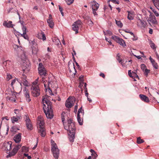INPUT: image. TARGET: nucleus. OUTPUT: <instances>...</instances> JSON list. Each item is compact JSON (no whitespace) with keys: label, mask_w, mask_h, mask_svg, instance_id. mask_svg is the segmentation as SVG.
Here are the masks:
<instances>
[{"label":"nucleus","mask_w":159,"mask_h":159,"mask_svg":"<svg viewBox=\"0 0 159 159\" xmlns=\"http://www.w3.org/2000/svg\"><path fill=\"white\" fill-rule=\"evenodd\" d=\"M48 96L45 95L42 99L43 109L47 117L48 118L51 119L53 116V111L52 108V103L48 100Z\"/></svg>","instance_id":"nucleus-1"},{"label":"nucleus","mask_w":159,"mask_h":159,"mask_svg":"<svg viewBox=\"0 0 159 159\" xmlns=\"http://www.w3.org/2000/svg\"><path fill=\"white\" fill-rule=\"evenodd\" d=\"M11 142H6L3 143L2 144V149L6 151L7 153L9 152V153L7 155V157H11L14 156L17 153L19 149L21 147L20 144L18 145L15 147L12 151L10 152L11 148Z\"/></svg>","instance_id":"nucleus-2"},{"label":"nucleus","mask_w":159,"mask_h":159,"mask_svg":"<svg viewBox=\"0 0 159 159\" xmlns=\"http://www.w3.org/2000/svg\"><path fill=\"white\" fill-rule=\"evenodd\" d=\"M47 75V70L40 63V78L42 77V84H43L44 88L46 92L48 91L51 95H54L56 94V92L54 93L48 86V82L46 80H44V78L43 76H45Z\"/></svg>","instance_id":"nucleus-3"},{"label":"nucleus","mask_w":159,"mask_h":159,"mask_svg":"<svg viewBox=\"0 0 159 159\" xmlns=\"http://www.w3.org/2000/svg\"><path fill=\"white\" fill-rule=\"evenodd\" d=\"M39 80L38 77L32 83L31 89L32 90V94L34 97H37L40 95V89L39 86V84H38Z\"/></svg>","instance_id":"nucleus-4"},{"label":"nucleus","mask_w":159,"mask_h":159,"mask_svg":"<svg viewBox=\"0 0 159 159\" xmlns=\"http://www.w3.org/2000/svg\"><path fill=\"white\" fill-rule=\"evenodd\" d=\"M64 127L65 129L67 130L69 132H74L75 129V123L73 120L70 119L68 120L67 123L64 124Z\"/></svg>","instance_id":"nucleus-5"},{"label":"nucleus","mask_w":159,"mask_h":159,"mask_svg":"<svg viewBox=\"0 0 159 159\" xmlns=\"http://www.w3.org/2000/svg\"><path fill=\"white\" fill-rule=\"evenodd\" d=\"M90 4L91 6V7L92 9L94 15L95 16L97 15V14L96 12V11L98 9L99 5L94 0L91 2L90 3Z\"/></svg>","instance_id":"nucleus-6"},{"label":"nucleus","mask_w":159,"mask_h":159,"mask_svg":"<svg viewBox=\"0 0 159 159\" xmlns=\"http://www.w3.org/2000/svg\"><path fill=\"white\" fill-rule=\"evenodd\" d=\"M82 23L80 20H78L75 22L72 25V30L75 31V34L78 33L79 28H81L82 26Z\"/></svg>","instance_id":"nucleus-7"},{"label":"nucleus","mask_w":159,"mask_h":159,"mask_svg":"<svg viewBox=\"0 0 159 159\" xmlns=\"http://www.w3.org/2000/svg\"><path fill=\"white\" fill-rule=\"evenodd\" d=\"M111 38L116 42L118 43L120 45L123 47L126 46V44L125 41L121 38L116 35L112 36Z\"/></svg>","instance_id":"nucleus-8"},{"label":"nucleus","mask_w":159,"mask_h":159,"mask_svg":"<svg viewBox=\"0 0 159 159\" xmlns=\"http://www.w3.org/2000/svg\"><path fill=\"white\" fill-rule=\"evenodd\" d=\"M40 135L42 137H44L46 133L45 129L44 128V122L43 118L40 117Z\"/></svg>","instance_id":"nucleus-9"},{"label":"nucleus","mask_w":159,"mask_h":159,"mask_svg":"<svg viewBox=\"0 0 159 159\" xmlns=\"http://www.w3.org/2000/svg\"><path fill=\"white\" fill-rule=\"evenodd\" d=\"M75 99L74 98L69 97L67 99L66 103V107L68 108H70L73 107L75 102Z\"/></svg>","instance_id":"nucleus-10"},{"label":"nucleus","mask_w":159,"mask_h":159,"mask_svg":"<svg viewBox=\"0 0 159 159\" xmlns=\"http://www.w3.org/2000/svg\"><path fill=\"white\" fill-rule=\"evenodd\" d=\"M150 13L149 15V17L148 20V21L149 23V24L151 23L152 25H157V22L156 19V17L153 15L151 12L148 11Z\"/></svg>","instance_id":"nucleus-11"},{"label":"nucleus","mask_w":159,"mask_h":159,"mask_svg":"<svg viewBox=\"0 0 159 159\" xmlns=\"http://www.w3.org/2000/svg\"><path fill=\"white\" fill-rule=\"evenodd\" d=\"M52 151L53 153L54 157L55 159H58L59 154V150L56 147L55 148H52Z\"/></svg>","instance_id":"nucleus-12"},{"label":"nucleus","mask_w":159,"mask_h":159,"mask_svg":"<svg viewBox=\"0 0 159 159\" xmlns=\"http://www.w3.org/2000/svg\"><path fill=\"white\" fill-rule=\"evenodd\" d=\"M47 22L48 26L51 28H53L54 24L52 16L50 14L49 15L48 18L47 19Z\"/></svg>","instance_id":"nucleus-13"},{"label":"nucleus","mask_w":159,"mask_h":159,"mask_svg":"<svg viewBox=\"0 0 159 159\" xmlns=\"http://www.w3.org/2000/svg\"><path fill=\"white\" fill-rule=\"evenodd\" d=\"M137 25L138 26L142 29L145 28L146 23L140 19H139L137 21Z\"/></svg>","instance_id":"nucleus-14"},{"label":"nucleus","mask_w":159,"mask_h":159,"mask_svg":"<svg viewBox=\"0 0 159 159\" xmlns=\"http://www.w3.org/2000/svg\"><path fill=\"white\" fill-rule=\"evenodd\" d=\"M12 22L11 21H4L3 23V25L5 27L8 28H13L14 25L12 24Z\"/></svg>","instance_id":"nucleus-15"},{"label":"nucleus","mask_w":159,"mask_h":159,"mask_svg":"<svg viewBox=\"0 0 159 159\" xmlns=\"http://www.w3.org/2000/svg\"><path fill=\"white\" fill-rule=\"evenodd\" d=\"M27 91L28 90H27L26 88L25 87L23 90V93L25 95L26 101L28 102H29L31 101V99L30 98L29 93Z\"/></svg>","instance_id":"nucleus-16"},{"label":"nucleus","mask_w":159,"mask_h":159,"mask_svg":"<svg viewBox=\"0 0 159 159\" xmlns=\"http://www.w3.org/2000/svg\"><path fill=\"white\" fill-rule=\"evenodd\" d=\"M21 134L19 133L16 135L14 138V140L16 143H19L21 141Z\"/></svg>","instance_id":"nucleus-17"},{"label":"nucleus","mask_w":159,"mask_h":159,"mask_svg":"<svg viewBox=\"0 0 159 159\" xmlns=\"http://www.w3.org/2000/svg\"><path fill=\"white\" fill-rule=\"evenodd\" d=\"M139 97L144 102H149V98L144 95L140 94L139 95Z\"/></svg>","instance_id":"nucleus-18"},{"label":"nucleus","mask_w":159,"mask_h":159,"mask_svg":"<svg viewBox=\"0 0 159 159\" xmlns=\"http://www.w3.org/2000/svg\"><path fill=\"white\" fill-rule=\"evenodd\" d=\"M131 71V70H129L128 72V75L130 77L132 78L133 79H134V78H139L138 75L135 72H132V73Z\"/></svg>","instance_id":"nucleus-19"},{"label":"nucleus","mask_w":159,"mask_h":159,"mask_svg":"<svg viewBox=\"0 0 159 159\" xmlns=\"http://www.w3.org/2000/svg\"><path fill=\"white\" fill-rule=\"evenodd\" d=\"M127 12L128 13V19L129 20H133L134 16V12L129 11H127Z\"/></svg>","instance_id":"nucleus-20"},{"label":"nucleus","mask_w":159,"mask_h":159,"mask_svg":"<svg viewBox=\"0 0 159 159\" xmlns=\"http://www.w3.org/2000/svg\"><path fill=\"white\" fill-rule=\"evenodd\" d=\"M68 135L69 136V138L70 141L73 142L75 139V132L73 133L69 132Z\"/></svg>","instance_id":"nucleus-21"},{"label":"nucleus","mask_w":159,"mask_h":159,"mask_svg":"<svg viewBox=\"0 0 159 159\" xmlns=\"http://www.w3.org/2000/svg\"><path fill=\"white\" fill-rule=\"evenodd\" d=\"M24 119L26 122V126L28 125L32 124L28 115H25Z\"/></svg>","instance_id":"nucleus-22"},{"label":"nucleus","mask_w":159,"mask_h":159,"mask_svg":"<svg viewBox=\"0 0 159 159\" xmlns=\"http://www.w3.org/2000/svg\"><path fill=\"white\" fill-rule=\"evenodd\" d=\"M154 6L159 10V0H152Z\"/></svg>","instance_id":"nucleus-23"},{"label":"nucleus","mask_w":159,"mask_h":159,"mask_svg":"<svg viewBox=\"0 0 159 159\" xmlns=\"http://www.w3.org/2000/svg\"><path fill=\"white\" fill-rule=\"evenodd\" d=\"M20 57L21 59L24 61L23 62L25 63V61H26L27 60V57L25 52H23V53L20 56Z\"/></svg>","instance_id":"nucleus-24"},{"label":"nucleus","mask_w":159,"mask_h":159,"mask_svg":"<svg viewBox=\"0 0 159 159\" xmlns=\"http://www.w3.org/2000/svg\"><path fill=\"white\" fill-rule=\"evenodd\" d=\"M20 119V117L17 116H14L11 118L12 122L14 123L15 122H17Z\"/></svg>","instance_id":"nucleus-25"},{"label":"nucleus","mask_w":159,"mask_h":159,"mask_svg":"<svg viewBox=\"0 0 159 159\" xmlns=\"http://www.w3.org/2000/svg\"><path fill=\"white\" fill-rule=\"evenodd\" d=\"M119 54H118L116 56V58L117 61H119V63H120L121 64L122 66H124V65L123 64L122 62V59L120 57V56L119 55Z\"/></svg>","instance_id":"nucleus-26"},{"label":"nucleus","mask_w":159,"mask_h":159,"mask_svg":"<svg viewBox=\"0 0 159 159\" xmlns=\"http://www.w3.org/2000/svg\"><path fill=\"white\" fill-rule=\"evenodd\" d=\"M40 35H41V37L40 38V39H42L43 41L46 40V37L45 34L42 31L40 32Z\"/></svg>","instance_id":"nucleus-27"},{"label":"nucleus","mask_w":159,"mask_h":159,"mask_svg":"<svg viewBox=\"0 0 159 159\" xmlns=\"http://www.w3.org/2000/svg\"><path fill=\"white\" fill-rule=\"evenodd\" d=\"M80 115H79V114L77 115V120L79 122V124L80 125H83V120H81L80 118Z\"/></svg>","instance_id":"nucleus-28"},{"label":"nucleus","mask_w":159,"mask_h":159,"mask_svg":"<svg viewBox=\"0 0 159 159\" xmlns=\"http://www.w3.org/2000/svg\"><path fill=\"white\" fill-rule=\"evenodd\" d=\"M23 82V84L26 86L29 85V83L28 81L26 80V79H24L21 80Z\"/></svg>","instance_id":"nucleus-29"},{"label":"nucleus","mask_w":159,"mask_h":159,"mask_svg":"<svg viewBox=\"0 0 159 159\" xmlns=\"http://www.w3.org/2000/svg\"><path fill=\"white\" fill-rule=\"evenodd\" d=\"M116 23L117 25L119 27L121 28L123 26V24L121 23V22L120 20H115Z\"/></svg>","instance_id":"nucleus-30"},{"label":"nucleus","mask_w":159,"mask_h":159,"mask_svg":"<svg viewBox=\"0 0 159 159\" xmlns=\"http://www.w3.org/2000/svg\"><path fill=\"white\" fill-rule=\"evenodd\" d=\"M144 140L141 139L140 137H139L137 139V142L138 144H140L144 142Z\"/></svg>","instance_id":"nucleus-31"},{"label":"nucleus","mask_w":159,"mask_h":159,"mask_svg":"<svg viewBox=\"0 0 159 159\" xmlns=\"http://www.w3.org/2000/svg\"><path fill=\"white\" fill-rule=\"evenodd\" d=\"M81 113L82 116L83 115L84 113V110L82 109V107H81L80 108L78 111L77 115L79 114L80 115V114Z\"/></svg>","instance_id":"nucleus-32"},{"label":"nucleus","mask_w":159,"mask_h":159,"mask_svg":"<svg viewBox=\"0 0 159 159\" xmlns=\"http://www.w3.org/2000/svg\"><path fill=\"white\" fill-rule=\"evenodd\" d=\"M21 151L22 152H27L28 151V149L25 146H23L21 148Z\"/></svg>","instance_id":"nucleus-33"},{"label":"nucleus","mask_w":159,"mask_h":159,"mask_svg":"<svg viewBox=\"0 0 159 159\" xmlns=\"http://www.w3.org/2000/svg\"><path fill=\"white\" fill-rule=\"evenodd\" d=\"M65 114V113H62L61 115V119L62 121V122L63 125L66 124V123H64V121L65 120V116L64 115Z\"/></svg>","instance_id":"nucleus-34"},{"label":"nucleus","mask_w":159,"mask_h":159,"mask_svg":"<svg viewBox=\"0 0 159 159\" xmlns=\"http://www.w3.org/2000/svg\"><path fill=\"white\" fill-rule=\"evenodd\" d=\"M74 0H65L67 5H70L73 3Z\"/></svg>","instance_id":"nucleus-35"},{"label":"nucleus","mask_w":159,"mask_h":159,"mask_svg":"<svg viewBox=\"0 0 159 159\" xmlns=\"http://www.w3.org/2000/svg\"><path fill=\"white\" fill-rule=\"evenodd\" d=\"M22 29L23 32V34H26V28L25 26H24V25H23V27H22Z\"/></svg>","instance_id":"nucleus-36"},{"label":"nucleus","mask_w":159,"mask_h":159,"mask_svg":"<svg viewBox=\"0 0 159 159\" xmlns=\"http://www.w3.org/2000/svg\"><path fill=\"white\" fill-rule=\"evenodd\" d=\"M21 36L26 39L28 40L29 39V37L26 34H21Z\"/></svg>","instance_id":"nucleus-37"},{"label":"nucleus","mask_w":159,"mask_h":159,"mask_svg":"<svg viewBox=\"0 0 159 159\" xmlns=\"http://www.w3.org/2000/svg\"><path fill=\"white\" fill-rule=\"evenodd\" d=\"M37 125L38 129L39 128H40V120H39V116H38V119H37ZM38 131L39 132L40 131V130L38 129Z\"/></svg>","instance_id":"nucleus-38"},{"label":"nucleus","mask_w":159,"mask_h":159,"mask_svg":"<svg viewBox=\"0 0 159 159\" xmlns=\"http://www.w3.org/2000/svg\"><path fill=\"white\" fill-rule=\"evenodd\" d=\"M51 143H52V148H55L56 147H57L56 143L54 142L53 140H51Z\"/></svg>","instance_id":"nucleus-39"},{"label":"nucleus","mask_w":159,"mask_h":159,"mask_svg":"<svg viewBox=\"0 0 159 159\" xmlns=\"http://www.w3.org/2000/svg\"><path fill=\"white\" fill-rule=\"evenodd\" d=\"M27 129L29 130H31L33 129V127L32 124L26 126Z\"/></svg>","instance_id":"nucleus-40"},{"label":"nucleus","mask_w":159,"mask_h":159,"mask_svg":"<svg viewBox=\"0 0 159 159\" xmlns=\"http://www.w3.org/2000/svg\"><path fill=\"white\" fill-rule=\"evenodd\" d=\"M144 71L145 75L146 76H147L148 75V73L150 72V70H148V69H147L146 68V69H145L144 70Z\"/></svg>","instance_id":"nucleus-41"},{"label":"nucleus","mask_w":159,"mask_h":159,"mask_svg":"<svg viewBox=\"0 0 159 159\" xmlns=\"http://www.w3.org/2000/svg\"><path fill=\"white\" fill-rule=\"evenodd\" d=\"M141 68L143 71L146 69V67L145 65L143 64H142L141 65Z\"/></svg>","instance_id":"nucleus-42"},{"label":"nucleus","mask_w":159,"mask_h":159,"mask_svg":"<svg viewBox=\"0 0 159 159\" xmlns=\"http://www.w3.org/2000/svg\"><path fill=\"white\" fill-rule=\"evenodd\" d=\"M153 66L156 69H157L158 68V65L157 63L155 62L152 63Z\"/></svg>","instance_id":"nucleus-43"},{"label":"nucleus","mask_w":159,"mask_h":159,"mask_svg":"<svg viewBox=\"0 0 159 159\" xmlns=\"http://www.w3.org/2000/svg\"><path fill=\"white\" fill-rule=\"evenodd\" d=\"M12 78V76L11 75L9 74H7V80H10Z\"/></svg>","instance_id":"nucleus-44"},{"label":"nucleus","mask_w":159,"mask_h":159,"mask_svg":"<svg viewBox=\"0 0 159 159\" xmlns=\"http://www.w3.org/2000/svg\"><path fill=\"white\" fill-rule=\"evenodd\" d=\"M59 11H60L62 15L63 16L64 15V13L62 11L63 9L62 7H61L60 6H59Z\"/></svg>","instance_id":"nucleus-45"},{"label":"nucleus","mask_w":159,"mask_h":159,"mask_svg":"<svg viewBox=\"0 0 159 159\" xmlns=\"http://www.w3.org/2000/svg\"><path fill=\"white\" fill-rule=\"evenodd\" d=\"M150 46L152 48L154 49L156 48L155 44L152 42H151V43Z\"/></svg>","instance_id":"nucleus-46"},{"label":"nucleus","mask_w":159,"mask_h":159,"mask_svg":"<svg viewBox=\"0 0 159 159\" xmlns=\"http://www.w3.org/2000/svg\"><path fill=\"white\" fill-rule=\"evenodd\" d=\"M152 11L155 14V15L157 16H159V14L155 10H152Z\"/></svg>","instance_id":"nucleus-47"},{"label":"nucleus","mask_w":159,"mask_h":159,"mask_svg":"<svg viewBox=\"0 0 159 159\" xmlns=\"http://www.w3.org/2000/svg\"><path fill=\"white\" fill-rule=\"evenodd\" d=\"M92 157H94V159H95L98 156L97 154H96V152H94L93 154H91Z\"/></svg>","instance_id":"nucleus-48"},{"label":"nucleus","mask_w":159,"mask_h":159,"mask_svg":"<svg viewBox=\"0 0 159 159\" xmlns=\"http://www.w3.org/2000/svg\"><path fill=\"white\" fill-rule=\"evenodd\" d=\"M16 79H14L11 82V86L13 87V84L15 83L16 82Z\"/></svg>","instance_id":"nucleus-49"},{"label":"nucleus","mask_w":159,"mask_h":159,"mask_svg":"<svg viewBox=\"0 0 159 159\" xmlns=\"http://www.w3.org/2000/svg\"><path fill=\"white\" fill-rule=\"evenodd\" d=\"M88 23L91 26L93 24V22L91 20H89L88 21Z\"/></svg>","instance_id":"nucleus-50"},{"label":"nucleus","mask_w":159,"mask_h":159,"mask_svg":"<svg viewBox=\"0 0 159 159\" xmlns=\"http://www.w3.org/2000/svg\"><path fill=\"white\" fill-rule=\"evenodd\" d=\"M24 156L25 157H27V158H28V159H30V158H31V157L30 156H29L28 155V154H25V153H24Z\"/></svg>","instance_id":"nucleus-51"},{"label":"nucleus","mask_w":159,"mask_h":159,"mask_svg":"<svg viewBox=\"0 0 159 159\" xmlns=\"http://www.w3.org/2000/svg\"><path fill=\"white\" fill-rule=\"evenodd\" d=\"M110 1H111L114 3H117V4H119V1H117L116 0H110Z\"/></svg>","instance_id":"nucleus-52"},{"label":"nucleus","mask_w":159,"mask_h":159,"mask_svg":"<svg viewBox=\"0 0 159 159\" xmlns=\"http://www.w3.org/2000/svg\"><path fill=\"white\" fill-rule=\"evenodd\" d=\"M105 40L109 43V44H110V45L111 44V42L109 39H108L106 38Z\"/></svg>","instance_id":"nucleus-53"},{"label":"nucleus","mask_w":159,"mask_h":159,"mask_svg":"<svg viewBox=\"0 0 159 159\" xmlns=\"http://www.w3.org/2000/svg\"><path fill=\"white\" fill-rule=\"evenodd\" d=\"M99 75L100 76H101L103 78H104L105 77V75L104 74H103V73H101L100 75Z\"/></svg>","instance_id":"nucleus-54"},{"label":"nucleus","mask_w":159,"mask_h":159,"mask_svg":"<svg viewBox=\"0 0 159 159\" xmlns=\"http://www.w3.org/2000/svg\"><path fill=\"white\" fill-rule=\"evenodd\" d=\"M85 96L87 97H88L89 93H88V91H87V89L85 90Z\"/></svg>","instance_id":"nucleus-55"},{"label":"nucleus","mask_w":159,"mask_h":159,"mask_svg":"<svg viewBox=\"0 0 159 159\" xmlns=\"http://www.w3.org/2000/svg\"><path fill=\"white\" fill-rule=\"evenodd\" d=\"M107 33L108 34H109L110 35L112 34V32L109 30H107Z\"/></svg>","instance_id":"nucleus-56"},{"label":"nucleus","mask_w":159,"mask_h":159,"mask_svg":"<svg viewBox=\"0 0 159 159\" xmlns=\"http://www.w3.org/2000/svg\"><path fill=\"white\" fill-rule=\"evenodd\" d=\"M82 84H84V88L85 89V90L87 89V88H86V83H84L83 82V83H82Z\"/></svg>","instance_id":"nucleus-57"},{"label":"nucleus","mask_w":159,"mask_h":159,"mask_svg":"<svg viewBox=\"0 0 159 159\" xmlns=\"http://www.w3.org/2000/svg\"><path fill=\"white\" fill-rule=\"evenodd\" d=\"M15 113L16 114H18L19 113V110L18 109L15 110Z\"/></svg>","instance_id":"nucleus-58"},{"label":"nucleus","mask_w":159,"mask_h":159,"mask_svg":"<svg viewBox=\"0 0 159 159\" xmlns=\"http://www.w3.org/2000/svg\"><path fill=\"white\" fill-rule=\"evenodd\" d=\"M78 108V105L77 104L76 105H75V109H74V111H76L77 110Z\"/></svg>","instance_id":"nucleus-59"},{"label":"nucleus","mask_w":159,"mask_h":159,"mask_svg":"<svg viewBox=\"0 0 159 159\" xmlns=\"http://www.w3.org/2000/svg\"><path fill=\"white\" fill-rule=\"evenodd\" d=\"M153 30H152L151 29H150L149 31V33L150 34H152Z\"/></svg>","instance_id":"nucleus-60"},{"label":"nucleus","mask_w":159,"mask_h":159,"mask_svg":"<svg viewBox=\"0 0 159 159\" xmlns=\"http://www.w3.org/2000/svg\"><path fill=\"white\" fill-rule=\"evenodd\" d=\"M138 59H140L141 58V57L140 56H136V55H135L134 54H133Z\"/></svg>","instance_id":"nucleus-61"},{"label":"nucleus","mask_w":159,"mask_h":159,"mask_svg":"<svg viewBox=\"0 0 159 159\" xmlns=\"http://www.w3.org/2000/svg\"><path fill=\"white\" fill-rule=\"evenodd\" d=\"M132 39L133 40H136L138 39V37L135 36V37H134Z\"/></svg>","instance_id":"nucleus-62"},{"label":"nucleus","mask_w":159,"mask_h":159,"mask_svg":"<svg viewBox=\"0 0 159 159\" xmlns=\"http://www.w3.org/2000/svg\"><path fill=\"white\" fill-rule=\"evenodd\" d=\"M127 32L128 33L130 34L131 35H133V37H135V36L134 35V34L132 32H130V31H128V32Z\"/></svg>","instance_id":"nucleus-63"},{"label":"nucleus","mask_w":159,"mask_h":159,"mask_svg":"<svg viewBox=\"0 0 159 159\" xmlns=\"http://www.w3.org/2000/svg\"><path fill=\"white\" fill-rule=\"evenodd\" d=\"M56 41L57 42V43H56V44L57 45H58L59 44V43H60L59 40L58 39H57Z\"/></svg>","instance_id":"nucleus-64"}]
</instances>
